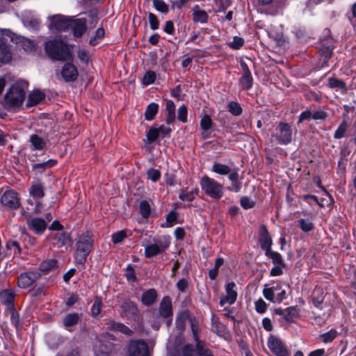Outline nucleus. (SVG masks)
<instances>
[{"mask_svg": "<svg viewBox=\"0 0 356 356\" xmlns=\"http://www.w3.org/2000/svg\"><path fill=\"white\" fill-rule=\"evenodd\" d=\"M6 248L10 254L15 255L20 253L19 243L15 241H8L6 243Z\"/></svg>", "mask_w": 356, "mask_h": 356, "instance_id": "obj_55", "label": "nucleus"}, {"mask_svg": "<svg viewBox=\"0 0 356 356\" xmlns=\"http://www.w3.org/2000/svg\"><path fill=\"white\" fill-rule=\"evenodd\" d=\"M29 142L31 143V150H42L47 145L46 140L43 138L39 136L37 134L31 135Z\"/></svg>", "mask_w": 356, "mask_h": 356, "instance_id": "obj_29", "label": "nucleus"}, {"mask_svg": "<svg viewBox=\"0 0 356 356\" xmlns=\"http://www.w3.org/2000/svg\"><path fill=\"white\" fill-rule=\"evenodd\" d=\"M148 179L152 180L153 182H156L161 177V172L159 170L149 168L147 172Z\"/></svg>", "mask_w": 356, "mask_h": 356, "instance_id": "obj_64", "label": "nucleus"}, {"mask_svg": "<svg viewBox=\"0 0 356 356\" xmlns=\"http://www.w3.org/2000/svg\"><path fill=\"white\" fill-rule=\"evenodd\" d=\"M156 73L153 71H148L145 73L143 79V83L145 86L152 84L156 80Z\"/></svg>", "mask_w": 356, "mask_h": 356, "instance_id": "obj_59", "label": "nucleus"}, {"mask_svg": "<svg viewBox=\"0 0 356 356\" xmlns=\"http://www.w3.org/2000/svg\"><path fill=\"white\" fill-rule=\"evenodd\" d=\"M128 353L129 356H149L147 344L143 340L131 341Z\"/></svg>", "mask_w": 356, "mask_h": 356, "instance_id": "obj_14", "label": "nucleus"}, {"mask_svg": "<svg viewBox=\"0 0 356 356\" xmlns=\"http://www.w3.org/2000/svg\"><path fill=\"white\" fill-rule=\"evenodd\" d=\"M271 138L280 145L290 143L292 139L291 126L284 122H279L272 132Z\"/></svg>", "mask_w": 356, "mask_h": 356, "instance_id": "obj_6", "label": "nucleus"}, {"mask_svg": "<svg viewBox=\"0 0 356 356\" xmlns=\"http://www.w3.org/2000/svg\"><path fill=\"white\" fill-rule=\"evenodd\" d=\"M57 164V161L55 159H49L47 161L42 163H35L32 165V169L38 170L39 172L42 173L44 172L47 168H50Z\"/></svg>", "mask_w": 356, "mask_h": 356, "instance_id": "obj_34", "label": "nucleus"}, {"mask_svg": "<svg viewBox=\"0 0 356 356\" xmlns=\"http://www.w3.org/2000/svg\"><path fill=\"white\" fill-rule=\"evenodd\" d=\"M273 0H255L257 10L261 13L269 15H275L278 13V9L273 7L266 8L273 3Z\"/></svg>", "mask_w": 356, "mask_h": 356, "instance_id": "obj_24", "label": "nucleus"}, {"mask_svg": "<svg viewBox=\"0 0 356 356\" xmlns=\"http://www.w3.org/2000/svg\"><path fill=\"white\" fill-rule=\"evenodd\" d=\"M284 319L287 322H292L297 316V310L293 307H289L285 309Z\"/></svg>", "mask_w": 356, "mask_h": 356, "instance_id": "obj_57", "label": "nucleus"}, {"mask_svg": "<svg viewBox=\"0 0 356 356\" xmlns=\"http://www.w3.org/2000/svg\"><path fill=\"white\" fill-rule=\"evenodd\" d=\"M163 318H167V325H170L172 323V301L169 296H165L162 298L160 304L158 313L154 312L152 314L153 318H156L157 315Z\"/></svg>", "mask_w": 356, "mask_h": 356, "instance_id": "obj_10", "label": "nucleus"}, {"mask_svg": "<svg viewBox=\"0 0 356 356\" xmlns=\"http://www.w3.org/2000/svg\"><path fill=\"white\" fill-rule=\"evenodd\" d=\"M265 255L270 258L275 265L285 266L282 257L279 252L270 250L269 251L265 252Z\"/></svg>", "mask_w": 356, "mask_h": 356, "instance_id": "obj_39", "label": "nucleus"}, {"mask_svg": "<svg viewBox=\"0 0 356 356\" xmlns=\"http://www.w3.org/2000/svg\"><path fill=\"white\" fill-rule=\"evenodd\" d=\"M202 191L212 199L219 200L224 195L223 186L207 175L203 176L200 181Z\"/></svg>", "mask_w": 356, "mask_h": 356, "instance_id": "obj_5", "label": "nucleus"}, {"mask_svg": "<svg viewBox=\"0 0 356 356\" xmlns=\"http://www.w3.org/2000/svg\"><path fill=\"white\" fill-rule=\"evenodd\" d=\"M18 47L22 49L26 53H31L35 51L34 42L26 38H19L17 42Z\"/></svg>", "mask_w": 356, "mask_h": 356, "instance_id": "obj_31", "label": "nucleus"}, {"mask_svg": "<svg viewBox=\"0 0 356 356\" xmlns=\"http://www.w3.org/2000/svg\"><path fill=\"white\" fill-rule=\"evenodd\" d=\"M153 7L159 12L166 14L169 9L168 6L163 0H152Z\"/></svg>", "mask_w": 356, "mask_h": 356, "instance_id": "obj_51", "label": "nucleus"}, {"mask_svg": "<svg viewBox=\"0 0 356 356\" xmlns=\"http://www.w3.org/2000/svg\"><path fill=\"white\" fill-rule=\"evenodd\" d=\"M106 328L110 330L118 331L127 336H131L133 331L122 323L115 322L114 321H109L106 324Z\"/></svg>", "mask_w": 356, "mask_h": 356, "instance_id": "obj_27", "label": "nucleus"}, {"mask_svg": "<svg viewBox=\"0 0 356 356\" xmlns=\"http://www.w3.org/2000/svg\"><path fill=\"white\" fill-rule=\"evenodd\" d=\"M119 312L122 317L132 318L137 315L138 308L134 302L125 301L120 306Z\"/></svg>", "mask_w": 356, "mask_h": 356, "instance_id": "obj_18", "label": "nucleus"}, {"mask_svg": "<svg viewBox=\"0 0 356 356\" xmlns=\"http://www.w3.org/2000/svg\"><path fill=\"white\" fill-rule=\"evenodd\" d=\"M193 21L195 23L206 24L208 22V13L200 8L198 5H195L191 10Z\"/></svg>", "mask_w": 356, "mask_h": 356, "instance_id": "obj_26", "label": "nucleus"}, {"mask_svg": "<svg viewBox=\"0 0 356 356\" xmlns=\"http://www.w3.org/2000/svg\"><path fill=\"white\" fill-rule=\"evenodd\" d=\"M188 110L186 105L182 104L178 109L177 118L181 122H187Z\"/></svg>", "mask_w": 356, "mask_h": 356, "instance_id": "obj_62", "label": "nucleus"}, {"mask_svg": "<svg viewBox=\"0 0 356 356\" xmlns=\"http://www.w3.org/2000/svg\"><path fill=\"white\" fill-rule=\"evenodd\" d=\"M44 48L47 54L54 59L67 60L72 58L68 47L62 40H52L47 41L45 43Z\"/></svg>", "mask_w": 356, "mask_h": 356, "instance_id": "obj_3", "label": "nucleus"}, {"mask_svg": "<svg viewBox=\"0 0 356 356\" xmlns=\"http://www.w3.org/2000/svg\"><path fill=\"white\" fill-rule=\"evenodd\" d=\"M29 229L37 234H42L47 228L46 221L41 218H34L28 220Z\"/></svg>", "mask_w": 356, "mask_h": 356, "instance_id": "obj_20", "label": "nucleus"}, {"mask_svg": "<svg viewBox=\"0 0 356 356\" xmlns=\"http://www.w3.org/2000/svg\"><path fill=\"white\" fill-rule=\"evenodd\" d=\"M157 298V292L154 289H150L145 291L141 297V301L146 306L152 305Z\"/></svg>", "mask_w": 356, "mask_h": 356, "instance_id": "obj_30", "label": "nucleus"}, {"mask_svg": "<svg viewBox=\"0 0 356 356\" xmlns=\"http://www.w3.org/2000/svg\"><path fill=\"white\" fill-rule=\"evenodd\" d=\"M328 86L331 88L340 89L342 92H346L347 91L346 83L335 77H330L328 79Z\"/></svg>", "mask_w": 356, "mask_h": 356, "instance_id": "obj_37", "label": "nucleus"}, {"mask_svg": "<svg viewBox=\"0 0 356 356\" xmlns=\"http://www.w3.org/2000/svg\"><path fill=\"white\" fill-rule=\"evenodd\" d=\"M243 38L238 36H235L233 38L232 42L228 43V46L232 49H239L244 44Z\"/></svg>", "mask_w": 356, "mask_h": 356, "instance_id": "obj_60", "label": "nucleus"}, {"mask_svg": "<svg viewBox=\"0 0 356 356\" xmlns=\"http://www.w3.org/2000/svg\"><path fill=\"white\" fill-rule=\"evenodd\" d=\"M41 277V273L38 271H27L22 273L17 277V286L21 289H27L31 286Z\"/></svg>", "mask_w": 356, "mask_h": 356, "instance_id": "obj_11", "label": "nucleus"}, {"mask_svg": "<svg viewBox=\"0 0 356 356\" xmlns=\"http://www.w3.org/2000/svg\"><path fill=\"white\" fill-rule=\"evenodd\" d=\"M268 347L276 356H290L289 351L284 343L280 338L274 335L269 337L268 339Z\"/></svg>", "mask_w": 356, "mask_h": 356, "instance_id": "obj_12", "label": "nucleus"}, {"mask_svg": "<svg viewBox=\"0 0 356 356\" xmlns=\"http://www.w3.org/2000/svg\"><path fill=\"white\" fill-rule=\"evenodd\" d=\"M196 350L199 356H213L212 352L205 348L201 341H197L196 343Z\"/></svg>", "mask_w": 356, "mask_h": 356, "instance_id": "obj_53", "label": "nucleus"}, {"mask_svg": "<svg viewBox=\"0 0 356 356\" xmlns=\"http://www.w3.org/2000/svg\"><path fill=\"white\" fill-rule=\"evenodd\" d=\"M334 47L333 44L327 45V46L323 44V47L320 49V52H321L322 56L324 57V62H327L329 60V58H330V56L332 54Z\"/></svg>", "mask_w": 356, "mask_h": 356, "instance_id": "obj_56", "label": "nucleus"}, {"mask_svg": "<svg viewBox=\"0 0 356 356\" xmlns=\"http://www.w3.org/2000/svg\"><path fill=\"white\" fill-rule=\"evenodd\" d=\"M227 108L229 112H230L233 115L238 116L242 112L243 109L241 105L234 101L230 102L227 104Z\"/></svg>", "mask_w": 356, "mask_h": 356, "instance_id": "obj_46", "label": "nucleus"}, {"mask_svg": "<svg viewBox=\"0 0 356 356\" xmlns=\"http://www.w3.org/2000/svg\"><path fill=\"white\" fill-rule=\"evenodd\" d=\"M255 310L259 314H264L266 312L268 305L262 299L259 298L254 302Z\"/></svg>", "mask_w": 356, "mask_h": 356, "instance_id": "obj_61", "label": "nucleus"}, {"mask_svg": "<svg viewBox=\"0 0 356 356\" xmlns=\"http://www.w3.org/2000/svg\"><path fill=\"white\" fill-rule=\"evenodd\" d=\"M50 237L58 244L59 247L65 245L68 243L72 245V241L67 232H62L50 235Z\"/></svg>", "mask_w": 356, "mask_h": 356, "instance_id": "obj_28", "label": "nucleus"}, {"mask_svg": "<svg viewBox=\"0 0 356 356\" xmlns=\"http://www.w3.org/2000/svg\"><path fill=\"white\" fill-rule=\"evenodd\" d=\"M108 340L115 341V339L113 335L106 333L98 339L97 343L95 346V353L97 356H108L112 350L113 344L111 342L104 343Z\"/></svg>", "mask_w": 356, "mask_h": 356, "instance_id": "obj_9", "label": "nucleus"}, {"mask_svg": "<svg viewBox=\"0 0 356 356\" xmlns=\"http://www.w3.org/2000/svg\"><path fill=\"white\" fill-rule=\"evenodd\" d=\"M337 330L332 329L330 331L320 335V339L324 343L332 342L337 336Z\"/></svg>", "mask_w": 356, "mask_h": 356, "instance_id": "obj_47", "label": "nucleus"}, {"mask_svg": "<svg viewBox=\"0 0 356 356\" xmlns=\"http://www.w3.org/2000/svg\"><path fill=\"white\" fill-rule=\"evenodd\" d=\"M212 170L218 175H227L231 172V168L227 165L216 162L212 165Z\"/></svg>", "mask_w": 356, "mask_h": 356, "instance_id": "obj_40", "label": "nucleus"}, {"mask_svg": "<svg viewBox=\"0 0 356 356\" xmlns=\"http://www.w3.org/2000/svg\"><path fill=\"white\" fill-rule=\"evenodd\" d=\"M348 128V123L346 120H343L340 124L339 125L338 128L334 132V138L335 139H341L344 137L345 133Z\"/></svg>", "mask_w": 356, "mask_h": 356, "instance_id": "obj_48", "label": "nucleus"}, {"mask_svg": "<svg viewBox=\"0 0 356 356\" xmlns=\"http://www.w3.org/2000/svg\"><path fill=\"white\" fill-rule=\"evenodd\" d=\"M298 226L304 232H309L314 227V223L308 220L300 218L298 220Z\"/></svg>", "mask_w": 356, "mask_h": 356, "instance_id": "obj_50", "label": "nucleus"}, {"mask_svg": "<svg viewBox=\"0 0 356 356\" xmlns=\"http://www.w3.org/2000/svg\"><path fill=\"white\" fill-rule=\"evenodd\" d=\"M29 194L34 198H41L44 195V187L40 184H33L29 189Z\"/></svg>", "mask_w": 356, "mask_h": 356, "instance_id": "obj_38", "label": "nucleus"}, {"mask_svg": "<svg viewBox=\"0 0 356 356\" xmlns=\"http://www.w3.org/2000/svg\"><path fill=\"white\" fill-rule=\"evenodd\" d=\"M170 244V238L168 236L153 238L152 242L143 244L145 257L149 259L163 254L168 249Z\"/></svg>", "mask_w": 356, "mask_h": 356, "instance_id": "obj_4", "label": "nucleus"}, {"mask_svg": "<svg viewBox=\"0 0 356 356\" xmlns=\"http://www.w3.org/2000/svg\"><path fill=\"white\" fill-rule=\"evenodd\" d=\"M262 293L266 300L274 303H281L286 299V291L282 289L281 285L278 283L273 284L271 286L266 284Z\"/></svg>", "mask_w": 356, "mask_h": 356, "instance_id": "obj_7", "label": "nucleus"}, {"mask_svg": "<svg viewBox=\"0 0 356 356\" xmlns=\"http://www.w3.org/2000/svg\"><path fill=\"white\" fill-rule=\"evenodd\" d=\"M213 124L212 120L209 115H204L200 120V126L202 130H209Z\"/></svg>", "mask_w": 356, "mask_h": 356, "instance_id": "obj_54", "label": "nucleus"}, {"mask_svg": "<svg viewBox=\"0 0 356 356\" xmlns=\"http://www.w3.org/2000/svg\"><path fill=\"white\" fill-rule=\"evenodd\" d=\"M159 136V130L157 128L151 127L146 134L149 143L154 142Z\"/></svg>", "mask_w": 356, "mask_h": 356, "instance_id": "obj_58", "label": "nucleus"}, {"mask_svg": "<svg viewBox=\"0 0 356 356\" xmlns=\"http://www.w3.org/2000/svg\"><path fill=\"white\" fill-rule=\"evenodd\" d=\"M166 111L168 115L165 122L168 124H170L175 120V104L172 100H168L167 102Z\"/></svg>", "mask_w": 356, "mask_h": 356, "instance_id": "obj_35", "label": "nucleus"}, {"mask_svg": "<svg viewBox=\"0 0 356 356\" xmlns=\"http://www.w3.org/2000/svg\"><path fill=\"white\" fill-rule=\"evenodd\" d=\"M0 201L7 209H17L20 206L18 194L13 190L6 191L2 194Z\"/></svg>", "mask_w": 356, "mask_h": 356, "instance_id": "obj_13", "label": "nucleus"}, {"mask_svg": "<svg viewBox=\"0 0 356 356\" xmlns=\"http://www.w3.org/2000/svg\"><path fill=\"white\" fill-rule=\"evenodd\" d=\"M198 195V189L195 188L191 191H187L186 190L181 189L179 194V198L184 201L191 202L194 200L195 197Z\"/></svg>", "mask_w": 356, "mask_h": 356, "instance_id": "obj_33", "label": "nucleus"}, {"mask_svg": "<svg viewBox=\"0 0 356 356\" xmlns=\"http://www.w3.org/2000/svg\"><path fill=\"white\" fill-rule=\"evenodd\" d=\"M99 12L97 9H92L88 11V27L89 29H93L97 24Z\"/></svg>", "mask_w": 356, "mask_h": 356, "instance_id": "obj_43", "label": "nucleus"}, {"mask_svg": "<svg viewBox=\"0 0 356 356\" xmlns=\"http://www.w3.org/2000/svg\"><path fill=\"white\" fill-rule=\"evenodd\" d=\"M226 295H221L219 304L224 306L226 304L233 305L237 299V292L236 291V284L234 282H229L225 286Z\"/></svg>", "mask_w": 356, "mask_h": 356, "instance_id": "obj_15", "label": "nucleus"}, {"mask_svg": "<svg viewBox=\"0 0 356 356\" xmlns=\"http://www.w3.org/2000/svg\"><path fill=\"white\" fill-rule=\"evenodd\" d=\"M57 264V261L56 259H47L45 261H43L40 264V270L41 271H49L54 268H56Z\"/></svg>", "mask_w": 356, "mask_h": 356, "instance_id": "obj_49", "label": "nucleus"}, {"mask_svg": "<svg viewBox=\"0 0 356 356\" xmlns=\"http://www.w3.org/2000/svg\"><path fill=\"white\" fill-rule=\"evenodd\" d=\"M148 19L152 30H156L159 27V21L157 17L152 13H148Z\"/></svg>", "mask_w": 356, "mask_h": 356, "instance_id": "obj_63", "label": "nucleus"}, {"mask_svg": "<svg viewBox=\"0 0 356 356\" xmlns=\"http://www.w3.org/2000/svg\"><path fill=\"white\" fill-rule=\"evenodd\" d=\"M8 38L13 40V33L9 30H5L0 35V63H8L12 57L8 45Z\"/></svg>", "mask_w": 356, "mask_h": 356, "instance_id": "obj_8", "label": "nucleus"}, {"mask_svg": "<svg viewBox=\"0 0 356 356\" xmlns=\"http://www.w3.org/2000/svg\"><path fill=\"white\" fill-rule=\"evenodd\" d=\"M94 240L92 234L86 231L79 235L75 245L74 259L78 264L83 266L86 262L87 257L92 250Z\"/></svg>", "mask_w": 356, "mask_h": 356, "instance_id": "obj_2", "label": "nucleus"}, {"mask_svg": "<svg viewBox=\"0 0 356 356\" xmlns=\"http://www.w3.org/2000/svg\"><path fill=\"white\" fill-rule=\"evenodd\" d=\"M242 90H249L253 85V78L251 73L243 74L238 81Z\"/></svg>", "mask_w": 356, "mask_h": 356, "instance_id": "obj_32", "label": "nucleus"}, {"mask_svg": "<svg viewBox=\"0 0 356 356\" xmlns=\"http://www.w3.org/2000/svg\"><path fill=\"white\" fill-rule=\"evenodd\" d=\"M102 307V302L101 298L96 296L93 302V305L91 307V315L92 317L96 318L101 312Z\"/></svg>", "mask_w": 356, "mask_h": 356, "instance_id": "obj_45", "label": "nucleus"}, {"mask_svg": "<svg viewBox=\"0 0 356 356\" xmlns=\"http://www.w3.org/2000/svg\"><path fill=\"white\" fill-rule=\"evenodd\" d=\"M140 213L144 218H147L150 216L151 207L148 201L142 200L139 204Z\"/></svg>", "mask_w": 356, "mask_h": 356, "instance_id": "obj_44", "label": "nucleus"}, {"mask_svg": "<svg viewBox=\"0 0 356 356\" xmlns=\"http://www.w3.org/2000/svg\"><path fill=\"white\" fill-rule=\"evenodd\" d=\"M259 243L261 248L265 251V252L271 250L273 241L271 236L267 229V227L264 225H261L259 229Z\"/></svg>", "mask_w": 356, "mask_h": 356, "instance_id": "obj_16", "label": "nucleus"}, {"mask_svg": "<svg viewBox=\"0 0 356 356\" xmlns=\"http://www.w3.org/2000/svg\"><path fill=\"white\" fill-rule=\"evenodd\" d=\"M80 321L81 314L72 312L66 314L63 317L62 324L67 330L72 332L74 330V327L76 326Z\"/></svg>", "mask_w": 356, "mask_h": 356, "instance_id": "obj_19", "label": "nucleus"}, {"mask_svg": "<svg viewBox=\"0 0 356 356\" xmlns=\"http://www.w3.org/2000/svg\"><path fill=\"white\" fill-rule=\"evenodd\" d=\"M159 111V105L156 103L149 104L145 112V118L147 121H151L154 119Z\"/></svg>", "mask_w": 356, "mask_h": 356, "instance_id": "obj_36", "label": "nucleus"}, {"mask_svg": "<svg viewBox=\"0 0 356 356\" xmlns=\"http://www.w3.org/2000/svg\"><path fill=\"white\" fill-rule=\"evenodd\" d=\"M104 34V29L102 27L98 28L95 31L94 35L90 40V44L95 46L99 43L100 41L103 39Z\"/></svg>", "mask_w": 356, "mask_h": 356, "instance_id": "obj_42", "label": "nucleus"}, {"mask_svg": "<svg viewBox=\"0 0 356 356\" xmlns=\"http://www.w3.org/2000/svg\"><path fill=\"white\" fill-rule=\"evenodd\" d=\"M26 81H19L13 85L7 91L3 99V106L8 111L19 108L25 99Z\"/></svg>", "mask_w": 356, "mask_h": 356, "instance_id": "obj_1", "label": "nucleus"}, {"mask_svg": "<svg viewBox=\"0 0 356 356\" xmlns=\"http://www.w3.org/2000/svg\"><path fill=\"white\" fill-rule=\"evenodd\" d=\"M15 293L11 289H5L0 292V300L6 306V310L15 307Z\"/></svg>", "mask_w": 356, "mask_h": 356, "instance_id": "obj_23", "label": "nucleus"}, {"mask_svg": "<svg viewBox=\"0 0 356 356\" xmlns=\"http://www.w3.org/2000/svg\"><path fill=\"white\" fill-rule=\"evenodd\" d=\"M127 237V230H120L112 234V241L114 244L120 243Z\"/></svg>", "mask_w": 356, "mask_h": 356, "instance_id": "obj_52", "label": "nucleus"}, {"mask_svg": "<svg viewBox=\"0 0 356 356\" xmlns=\"http://www.w3.org/2000/svg\"><path fill=\"white\" fill-rule=\"evenodd\" d=\"M87 19L86 18L72 19L70 29L76 37H81L86 30Z\"/></svg>", "mask_w": 356, "mask_h": 356, "instance_id": "obj_22", "label": "nucleus"}, {"mask_svg": "<svg viewBox=\"0 0 356 356\" xmlns=\"http://www.w3.org/2000/svg\"><path fill=\"white\" fill-rule=\"evenodd\" d=\"M72 20V18L63 15H55L51 18V24L58 31H66L70 29Z\"/></svg>", "mask_w": 356, "mask_h": 356, "instance_id": "obj_17", "label": "nucleus"}, {"mask_svg": "<svg viewBox=\"0 0 356 356\" xmlns=\"http://www.w3.org/2000/svg\"><path fill=\"white\" fill-rule=\"evenodd\" d=\"M6 313H9L10 314V321L11 323L15 326L16 329H19L20 327V321H19V313L16 311L15 308L13 307L12 309H9L6 310Z\"/></svg>", "mask_w": 356, "mask_h": 356, "instance_id": "obj_41", "label": "nucleus"}, {"mask_svg": "<svg viewBox=\"0 0 356 356\" xmlns=\"http://www.w3.org/2000/svg\"><path fill=\"white\" fill-rule=\"evenodd\" d=\"M46 95L40 90H33L29 95L26 104V107L34 106L44 99Z\"/></svg>", "mask_w": 356, "mask_h": 356, "instance_id": "obj_25", "label": "nucleus"}, {"mask_svg": "<svg viewBox=\"0 0 356 356\" xmlns=\"http://www.w3.org/2000/svg\"><path fill=\"white\" fill-rule=\"evenodd\" d=\"M62 76L67 82L74 81L78 76L76 67L72 63H65L62 68Z\"/></svg>", "mask_w": 356, "mask_h": 356, "instance_id": "obj_21", "label": "nucleus"}]
</instances>
